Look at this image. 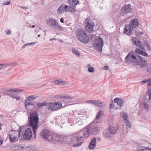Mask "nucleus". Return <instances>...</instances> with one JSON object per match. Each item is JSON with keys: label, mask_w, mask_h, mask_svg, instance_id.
Returning <instances> with one entry per match:
<instances>
[{"label": "nucleus", "mask_w": 151, "mask_h": 151, "mask_svg": "<svg viewBox=\"0 0 151 151\" xmlns=\"http://www.w3.org/2000/svg\"><path fill=\"white\" fill-rule=\"evenodd\" d=\"M54 122H55V124L57 125L62 124V120L61 119V117L60 116H57L55 118Z\"/></svg>", "instance_id": "24"}, {"label": "nucleus", "mask_w": 151, "mask_h": 151, "mask_svg": "<svg viewBox=\"0 0 151 151\" xmlns=\"http://www.w3.org/2000/svg\"><path fill=\"white\" fill-rule=\"evenodd\" d=\"M120 99L119 98H116L114 100V102L115 103H117L119 102Z\"/></svg>", "instance_id": "42"}, {"label": "nucleus", "mask_w": 151, "mask_h": 151, "mask_svg": "<svg viewBox=\"0 0 151 151\" xmlns=\"http://www.w3.org/2000/svg\"><path fill=\"white\" fill-rule=\"evenodd\" d=\"M92 100H89L87 101H86V103L90 104H92Z\"/></svg>", "instance_id": "56"}, {"label": "nucleus", "mask_w": 151, "mask_h": 151, "mask_svg": "<svg viewBox=\"0 0 151 151\" xmlns=\"http://www.w3.org/2000/svg\"><path fill=\"white\" fill-rule=\"evenodd\" d=\"M82 144V142H80L78 143H77L74 145H73V146L74 147H77L80 146Z\"/></svg>", "instance_id": "39"}, {"label": "nucleus", "mask_w": 151, "mask_h": 151, "mask_svg": "<svg viewBox=\"0 0 151 151\" xmlns=\"http://www.w3.org/2000/svg\"><path fill=\"white\" fill-rule=\"evenodd\" d=\"M94 26L90 25H86L85 28L86 31L88 33H91L93 31V27Z\"/></svg>", "instance_id": "25"}, {"label": "nucleus", "mask_w": 151, "mask_h": 151, "mask_svg": "<svg viewBox=\"0 0 151 151\" xmlns=\"http://www.w3.org/2000/svg\"><path fill=\"white\" fill-rule=\"evenodd\" d=\"M56 97L61 100H71L73 99V97L67 94H58Z\"/></svg>", "instance_id": "17"}, {"label": "nucleus", "mask_w": 151, "mask_h": 151, "mask_svg": "<svg viewBox=\"0 0 151 151\" xmlns=\"http://www.w3.org/2000/svg\"><path fill=\"white\" fill-rule=\"evenodd\" d=\"M41 135L45 139H47L49 140H52V135L47 129H43L42 132L41 133Z\"/></svg>", "instance_id": "12"}, {"label": "nucleus", "mask_w": 151, "mask_h": 151, "mask_svg": "<svg viewBox=\"0 0 151 151\" xmlns=\"http://www.w3.org/2000/svg\"><path fill=\"white\" fill-rule=\"evenodd\" d=\"M20 7L22 8V9H23L24 10H25L26 9H28L27 8H26V7H23V6H21Z\"/></svg>", "instance_id": "64"}, {"label": "nucleus", "mask_w": 151, "mask_h": 151, "mask_svg": "<svg viewBox=\"0 0 151 151\" xmlns=\"http://www.w3.org/2000/svg\"><path fill=\"white\" fill-rule=\"evenodd\" d=\"M99 102L98 101H96V102L95 103V104H94V105H95V106H98V104H99Z\"/></svg>", "instance_id": "57"}, {"label": "nucleus", "mask_w": 151, "mask_h": 151, "mask_svg": "<svg viewBox=\"0 0 151 151\" xmlns=\"http://www.w3.org/2000/svg\"><path fill=\"white\" fill-rule=\"evenodd\" d=\"M54 138L56 141H58L60 143L65 142L68 145L70 144L71 143H74L78 142L74 141V135L73 136L72 139L70 137H65L62 138L60 135H55L54 136Z\"/></svg>", "instance_id": "8"}, {"label": "nucleus", "mask_w": 151, "mask_h": 151, "mask_svg": "<svg viewBox=\"0 0 151 151\" xmlns=\"http://www.w3.org/2000/svg\"><path fill=\"white\" fill-rule=\"evenodd\" d=\"M35 44L34 42H31L26 44V45H34Z\"/></svg>", "instance_id": "49"}, {"label": "nucleus", "mask_w": 151, "mask_h": 151, "mask_svg": "<svg viewBox=\"0 0 151 151\" xmlns=\"http://www.w3.org/2000/svg\"><path fill=\"white\" fill-rule=\"evenodd\" d=\"M96 37V35H93L91 36V38L92 39V38H94Z\"/></svg>", "instance_id": "59"}, {"label": "nucleus", "mask_w": 151, "mask_h": 151, "mask_svg": "<svg viewBox=\"0 0 151 151\" xmlns=\"http://www.w3.org/2000/svg\"><path fill=\"white\" fill-rule=\"evenodd\" d=\"M74 8L75 7H73L71 6H68V11H70L71 12L75 13L76 11V10L74 9Z\"/></svg>", "instance_id": "32"}, {"label": "nucleus", "mask_w": 151, "mask_h": 151, "mask_svg": "<svg viewBox=\"0 0 151 151\" xmlns=\"http://www.w3.org/2000/svg\"><path fill=\"white\" fill-rule=\"evenodd\" d=\"M147 83L148 86H151V79L149 78L147 79Z\"/></svg>", "instance_id": "43"}, {"label": "nucleus", "mask_w": 151, "mask_h": 151, "mask_svg": "<svg viewBox=\"0 0 151 151\" xmlns=\"http://www.w3.org/2000/svg\"><path fill=\"white\" fill-rule=\"evenodd\" d=\"M146 149H147V147H141V148L139 149V150L140 151L146 150Z\"/></svg>", "instance_id": "45"}, {"label": "nucleus", "mask_w": 151, "mask_h": 151, "mask_svg": "<svg viewBox=\"0 0 151 151\" xmlns=\"http://www.w3.org/2000/svg\"><path fill=\"white\" fill-rule=\"evenodd\" d=\"M54 103L58 110L62 106V104L61 102H54Z\"/></svg>", "instance_id": "29"}, {"label": "nucleus", "mask_w": 151, "mask_h": 151, "mask_svg": "<svg viewBox=\"0 0 151 151\" xmlns=\"http://www.w3.org/2000/svg\"><path fill=\"white\" fill-rule=\"evenodd\" d=\"M144 50H144H142L140 49L139 47H138L136 48L135 52L144 56H147L148 55L147 53L145 52L142 50Z\"/></svg>", "instance_id": "22"}, {"label": "nucleus", "mask_w": 151, "mask_h": 151, "mask_svg": "<svg viewBox=\"0 0 151 151\" xmlns=\"http://www.w3.org/2000/svg\"><path fill=\"white\" fill-rule=\"evenodd\" d=\"M104 68L105 70H106L108 69V67L107 66H105L104 67Z\"/></svg>", "instance_id": "62"}, {"label": "nucleus", "mask_w": 151, "mask_h": 151, "mask_svg": "<svg viewBox=\"0 0 151 151\" xmlns=\"http://www.w3.org/2000/svg\"><path fill=\"white\" fill-rule=\"evenodd\" d=\"M100 131L99 127L97 126L93 127L91 124L86 126L85 128L79 132H76L74 134V140L78 142L83 140V139L88 137L89 134L95 135L99 133Z\"/></svg>", "instance_id": "1"}, {"label": "nucleus", "mask_w": 151, "mask_h": 151, "mask_svg": "<svg viewBox=\"0 0 151 151\" xmlns=\"http://www.w3.org/2000/svg\"><path fill=\"white\" fill-rule=\"evenodd\" d=\"M145 45L146 46V47L150 45L148 43V42H146L145 43Z\"/></svg>", "instance_id": "53"}, {"label": "nucleus", "mask_w": 151, "mask_h": 151, "mask_svg": "<svg viewBox=\"0 0 151 151\" xmlns=\"http://www.w3.org/2000/svg\"><path fill=\"white\" fill-rule=\"evenodd\" d=\"M47 104V103L46 102L42 103L38 102L37 104V106L38 109H41L43 106H46Z\"/></svg>", "instance_id": "27"}, {"label": "nucleus", "mask_w": 151, "mask_h": 151, "mask_svg": "<svg viewBox=\"0 0 151 151\" xmlns=\"http://www.w3.org/2000/svg\"><path fill=\"white\" fill-rule=\"evenodd\" d=\"M18 65V64L17 63L13 62L11 63L5 64V67L12 66L14 65Z\"/></svg>", "instance_id": "33"}, {"label": "nucleus", "mask_w": 151, "mask_h": 151, "mask_svg": "<svg viewBox=\"0 0 151 151\" xmlns=\"http://www.w3.org/2000/svg\"><path fill=\"white\" fill-rule=\"evenodd\" d=\"M133 10L130 4H125L122 7L120 12L121 14H126L132 12Z\"/></svg>", "instance_id": "11"}, {"label": "nucleus", "mask_w": 151, "mask_h": 151, "mask_svg": "<svg viewBox=\"0 0 151 151\" xmlns=\"http://www.w3.org/2000/svg\"><path fill=\"white\" fill-rule=\"evenodd\" d=\"M25 106L26 108H28V106H32V107H33L35 106L34 104L31 103L29 102H25Z\"/></svg>", "instance_id": "30"}, {"label": "nucleus", "mask_w": 151, "mask_h": 151, "mask_svg": "<svg viewBox=\"0 0 151 151\" xmlns=\"http://www.w3.org/2000/svg\"><path fill=\"white\" fill-rule=\"evenodd\" d=\"M61 80H57L55 81V83L57 84H60L61 83Z\"/></svg>", "instance_id": "46"}, {"label": "nucleus", "mask_w": 151, "mask_h": 151, "mask_svg": "<svg viewBox=\"0 0 151 151\" xmlns=\"http://www.w3.org/2000/svg\"><path fill=\"white\" fill-rule=\"evenodd\" d=\"M148 95L149 96L148 98L150 102L151 103V89L149 91Z\"/></svg>", "instance_id": "37"}, {"label": "nucleus", "mask_w": 151, "mask_h": 151, "mask_svg": "<svg viewBox=\"0 0 151 151\" xmlns=\"http://www.w3.org/2000/svg\"><path fill=\"white\" fill-rule=\"evenodd\" d=\"M138 24L139 22L136 18L131 19L130 23L125 26L124 32L128 35H131L133 29L135 28Z\"/></svg>", "instance_id": "5"}, {"label": "nucleus", "mask_w": 151, "mask_h": 151, "mask_svg": "<svg viewBox=\"0 0 151 151\" xmlns=\"http://www.w3.org/2000/svg\"><path fill=\"white\" fill-rule=\"evenodd\" d=\"M88 71L90 72H92L94 70V68L93 67H89L88 69Z\"/></svg>", "instance_id": "41"}, {"label": "nucleus", "mask_w": 151, "mask_h": 151, "mask_svg": "<svg viewBox=\"0 0 151 151\" xmlns=\"http://www.w3.org/2000/svg\"><path fill=\"white\" fill-rule=\"evenodd\" d=\"M96 138L95 137L92 138L91 139L88 147L90 149L93 150L96 146Z\"/></svg>", "instance_id": "18"}, {"label": "nucleus", "mask_w": 151, "mask_h": 151, "mask_svg": "<svg viewBox=\"0 0 151 151\" xmlns=\"http://www.w3.org/2000/svg\"><path fill=\"white\" fill-rule=\"evenodd\" d=\"M138 59L137 61L138 64H137V65H139L141 67H144L146 65V63L145 62H143V59L141 56L138 55Z\"/></svg>", "instance_id": "19"}, {"label": "nucleus", "mask_w": 151, "mask_h": 151, "mask_svg": "<svg viewBox=\"0 0 151 151\" xmlns=\"http://www.w3.org/2000/svg\"><path fill=\"white\" fill-rule=\"evenodd\" d=\"M72 52L76 56L79 57L80 56V53L79 52L76 50L75 48H73L72 49Z\"/></svg>", "instance_id": "28"}, {"label": "nucleus", "mask_w": 151, "mask_h": 151, "mask_svg": "<svg viewBox=\"0 0 151 151\" xmlns=\"http://www.w3.org/2000/svg\"><path fill=\"white\" fill-rule=\"evenodd\" d=\"M38 114L36 111H33L30 113L29 117V126L32 127L34 134L36 136L38 127L39 120Z\"/></svg>", "instance_id": "2"}, {"label": "nucleus", "mask_w": 151, "mask_h": 151, "mask_svg": "<svg viewBox=\"0 0 151 151\" xmlns=\"http://www.w3.org/2000/svg\"><path fill=\"white\" fill-rule=\"evenodd\" d=\"M76 33L77 39L80 42L83 43H86L88 42L89 37L84 29L79 28L77 30Z\"/></svg>", "instance_id": "3"}, {"label": "nucleus", "mask_w": 151, "mask_h": 151, "mask_svg": "<svg viewBox=\"0 0 151 151\" xmlns=\"http://www.w3.org/2000/svg\"><path fill=\"white\" fill-rule=\"evenodd\" d=\"M13 99H15L17 100H19L20 99V97L18 96H15L14 94L12 96H11V97Z\"/></svg>", "instance_id": "40"}, {"label": "nucleus", "mask_w": 151, "mask_h": 151, "mask_svg": "<svg viewBox=\"0 0 151 151\" xmlns=\"http://www.w3.org/2000/svg\"><path fill=\"white\" fill-rule=\"evenodd\" d=\"M47 108L49 110L54 111L58 110L54 102L50 103L48 104L47 105Z\"/></svg>", "instance_id": "21"}, {"label": "nucleus", "mask_w": 151, "mask_h": 151, "mask_svg": "<svg viewBox=\"0 0 151 151\" xmlns=\"http://www.w3.org/2000/svg\"><path fill=\"white\" fill-rule=\"evenodd\" d=\"M120 115L125 121V125L126 126V127L129 129L131 127V125L130 122L129 120L128 116L127 114L124 112L122 111L120 113Z\"/></svg>", "instance_id": "13"}, {"label": "nucleus", "mask_w": 151, "mask_h": 151, "mask_svg": "<svg viewBox=\"0 0 151 151\" xmlns=\"http://www.w3.org/2000/svg\"><path fill=\"white\" fill-rule=\"evenodd\" d=\"M114 104L113 103H112L110 104V108L111 109V108H113L114 107Z\"/></svg>", "instance_id": "50"}, {"label": "nucleus", "mask_w": 151, "mask_h": 151, "mask_svg": "<svg viewBox=\"0 0 151 151\" xmlns=\"http://www.w3.org/2000/svg\"><path fill=\"white\" fill-rule=\"evenodd\" d=\"M61 83H60V85L63 86L65 85L66 84V82L62 81V80H61Z\"/></svg>", "instance_id": "47"}, {"label": "nucleus", "mask_w": 151, "mask_h": 151, "mask_svg": "<svg viewBox=\"0 0 151 151\" xmlns=\"http://www.w3.org/2000/svg\"><path fill=\"white\" fill-rule=\"evenodd\" d=\"M138 55L137 53L133 51L129 52L125 58V61L126 63L128 64H132L134 65H137L138 64L137 61L138 60Z\"/></svg>", "instance_id": "4"}, {"label": "nucleus", "mask_w": 151, "mask_h": 151, "mask_svg": "<svg viewBox=\"0 0 151 151\" xmlns=\"http://www.w3.org/2000/svg\"><path fill=\"white\" fill-rule=\"evenodd\" d=\"M132 40L136 48L139 47L142 50H144V46L140 41L137 40V38L133 37L132 39Z\"/></svg>", "instance_id": "14"}, {"label": "nucleus", "mask_w": 151, "mask_h": 151, "mask_svg": "<svg viewBox=\"0 0 151 151\" xmlns=\"http://www.w3.org/2000/svg\"><path fill=\"white\" fill-rule=\"evenodd\" d=\"M60 21L61 22L64 23V19L63 18H62L60 19Z\"/></svg>", "instance_id": "55"}, {"label": "nucleus", "mask_w": 151, "mask_h": 151, "mask_svg": "<svg viewBox=\"0 0 151 151\" xmlns=\"http://www.w3.org/2000/svg\"><path fill=\"white\" fill-rule=\"evenodd\" d=\"M148 50L151 51V48L150 45L146 47Z\"/></svg>", "instance_id": "54"}, {"label": "nucleus", "mask_w": 151, "mask_h": 151, "mask_svg": "<svg viewBox=\"0 0 151 151\" xmlns=\"http://www.w3.org/2000/svg\"><path fill=\"white\" fill-rule=\"evenodd\" d=\"M147 80H144L142 81L141 83H146L147 82Z\"/></svg>", "instance_id": "61"}, {"label": "nucleus", "mask_w": 151, "mask_h": 151, "mask_svg": "<svg viewBox=\"0 0 151 151\" xmlns=\"http://www.w3.org/2000/svg\"><path fill=\"white\" fill-rule=\"evenodd\" d=\"M47 24L53 29L59 30L63 31L64 29L63 27L58 24L56 20L53 18H50L47 20Z\"/></svg>", "instance_id": "9"}, {"label": "nucleus", "mask_w": 151, "mask_h": 151, "mask_svg": "<svg viewBox=\"0 0 151 151\" xmlns=\"http://www.w3.org/2000/svg\"><path fill=\"white\" fill-rule=\"evenodd\" d=\"M11 31L10 30H8L6 32V34L7 35H10L11 34Z\"/></svg>", "instance_id": "51"}, {"label": "nucleus", "mask_w": 151, "mask_h": 151, "mask_svg": "<svg viewBox=\"0 0 151 151\" xmlns=\"http://www.w3.org/2000/svg\"><path fill=\"white\" fill-rule=\"evenodd\" d=\"M5 66V64H0V69L2 68V66Z\"/></svg>", "instance_id": "60"}, {"label": "nucleus", "mask_w": 151, "mask_h": 151, "mask_svg": "<svg viewBox=\"0 0 151 151\" xmlns=\"http://www.w3.org/2000/svg\"><path fill=\"white\" fill-rule=\"evenodd\" d=\"M22 91V90L19 89H11L5 91L4 92V93L6 95H7L8 96L11 97V96H12L13 95V94L12 93V92H15L16 93H19Z\"/></svg>", "instance_id": "16"}, {"label": "nucleus", "mask_w": 151, "mask_h": 151, "mask_svg": "<svg viewBox=\"0 0 151 151\" xmlns=\"http://www.w3.org/2000/svg\"><path fill=\"white\" fill-rule=\"evenodd\" d=\"M24 126L21 127L18 129L19 131H10L9 134V139L11 142H15L17 140V134L18 135V138L22 137L23 135V132L24 130L22 129Z\"/></svg>", "instance_id": "6"}, {"label": "nucleus", "mask_w": 151, "mask_h": 151, "mask_svg": "<svg viewBox=\"0 0 151 151\" xmlns=\"http://www.w3.org/2000/svg\"><path fill=\"white\" fill-rule=\"evenodd\" d=\"M68 2L69 5L71 7L76 8V6L79 4L78 0H68Z\"/></svg>", "instance_id": "20"}, {"label": "nucleus", "mask_w": 151, "mask_h": 151, "mask_svg": "<svg viewBox=\"0 0 151 151\" xmlns=\"http://www.w3.org/2000/svg\"><path fill=\"white\" fill-rule=\"evenodd\" d=\"M96 100H92V104H93L94 105L95 104V103L96 102Z\"/></svg>", "instance_id": "63"}, {"label": "nucleus", "mask_w": 151, "mask_h": 151, "mask_svg": "<svg viewBox=\"0 0 151 151\" xmlns=\"http://www.w3.org/2000/svg\"><path fill=\"white\" fill-rule=\"evenodd\" d=\"M10 2L9 1H4V2H3V5H8L9 4H10Z\"/></svg>", "instance_id": "44"}, {"label": "nucleus", "mask_w": 151, "mask_h": 151, "mask_svg": "<svg viewBox=\"0 0 151 151\" xmlns=\"http://www.w3.org/2000/svg\"><path fill=\"white\" fill-rule=\"evenodd\" d=\"M32 135L31 134L25 133V132L23 136V139L24 140H27L30 139L32 137Z\"/></svg>", "instance_id": "26"}, {"label": "nucleus", "mask_w": 151, "mask_h": 151, "mask_svg": "<svg viewBox=\"0 0 151 151\" xmlns=\"http://www.w3.org/2000/svg\"><path fill=\"white\" fill-rule=\"evenodd\" d=\"M25 133L30 134L32 135V132L31 129L30 128H28L25 131Z\"/></svg>", "instance_id": "34"}, {"label": "nucleus", "mask_w": 151, "mask_h": 151, "mask_svg": "<svg viewBox=\"0 0 151 151\" xmlns=\"http://www.w3.org/2000/svg\"><path fill=\"white\" fill-rule=\"evenodd\" d=\"M102 111L100 110L97 113L96 116V119H99L100 118V117L101 116V114L102 113Z\"/></svg>", "instance_id": "35"}, {"label": "nucleus", "mask_w": 151, "mask_h": 151, "mask_svg": "<svg viewBox=\"0 0 151 151\" xmlns=\"http://www.w3.org/2000/svg\"><path fill=\"white\" fill-rule=\"evenodd\" d=\"M124 101L122 99H120L118 102H117V105L119 106H123Z\"/></svg>", "instance_id": "31"}, {"label": "nucleus", "mask_w": 151, "mask_h": 151, "mask_svg": "<svg viewBox=\"0 0 151 151\" xmlns=\"http://www.w3.org/2000/svg\"><path fill=\"white\" fill-rule=\"evenodd\" d=\"M68 6L65 4L61 5L58 8L57 12L58 14H61L64 12H68Z\"/></svg>", "instance_id": "15"}, {"label": "nucleus", "mask_w": 151, "mask_h": 151, "mask_svg": "<svg viewBox=\"0 0 151 151\" xmlns=\"http://www.w3.org/2000/svg\"><path fill=\"white\" fill-rule=\"evenodd\" d=\"M31 106H28V108H26L27 110H28L29 111H30L32 107H31Z\"/></svg>", "instance_id": "58"}, {"label": "nucleus", "mask_w": 151, "mask_h": 151, "mask_svg": "<svg viewBox=\"0 0 151 151\" xmlns=\"http://www.w3.org/2000/svg\"><path fill=\"white\" fill-rule=\"evenodd\" d=\"M28 98V101H30L33 100V99L35 98V97H34V96L31 95L29 96Z\"/></svg>", "instance_id": "38"}, {"label": "nucleus", "mask_w": 151, "mask_h": 151, "mask_svg": "<svg viewBox=\"0 0 151 151\" xmlns=\"http://www.w3.org/2000/svg\"><path fill=\"white\" fill-rule=\"evenodd\" d=\"M3 142V140L1 137H0V146H1Z\"/></svg>", "instance_id": "48"}, {"label": "nucleus", "mask_w": 151, "mask_h": 151, "mask_svg": "<svg viewBox=\"0 0 151 151\" xmlns=\"http://www.w3.org/2000/svg\"><path fill=\"white\" fill-rule=\"evenodd\" d=\"M118 129L117 127L110 126L106 129L103 133L104 137L106 138H111L116 133Z\"/></svg>", "instance_id": "7"}, {"label": "nucleus", "mask_w": 151, "mask_h": 151, "mask_svg": "<svg viewBox=\"0 0 151 151\" xmlns=\"http://www.w3.org/2000/svg\"><path fill=\"white\" fill-rule=\"evenodd\" d=\"M102 39L100 37L95 39L93 42V46L96 50L101 51L102 50V46L103 45Z\"/></svg>", "instance_id": "10"}, {"label": "nucleus", "mask_w": 151, "mask_h": 151, "mask_svg": "<svg viewBox=\"0 0 151 151\" xmlns=\"http://www.w3.org/2000/svg\"><path fill=\"white\" fill-rule=\"evenodd\" d=\"M85 23L86 24V25H89L91 26H94V25L92 19H90L89 17H88L86 19Z\"/></svg>", "instance_id": "23"}, {"label": "nucleus", "mask_w": 151, "mask_h": 151, "mask_svg": "<svg viewBox=\"0 0 151 151\" xmlns=\"http://www.w3.org/2000/svg\"><path fill=\"white\" fill-rule=\"evenodd\" d=\"M102 104L101 102H99L98 106L99 107H101L102 106Z\"/></svg>", "instance_id": "52"}, {"label": "nucleus", "mask_w": 151, "mask_h": 151, "mask_svg": "<svg viewBox=\"0 0 151 151\" xmlns=\"http://www.w3.org/2000/svg\"><path fill=\"white\" fill-rule=\"evenodd\" d=\"M143 105V107L145 108V109L147 110L148 109L149 106L148 104H147V103L144 102L142 104Z\"/></svg>", "instance_id": "36"}]
</instances>
